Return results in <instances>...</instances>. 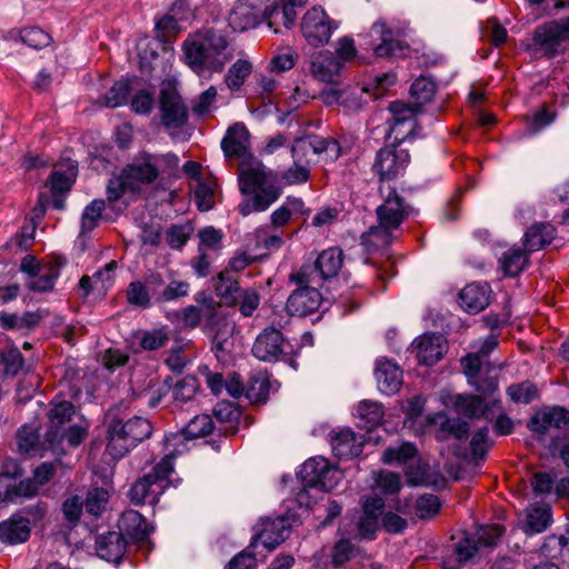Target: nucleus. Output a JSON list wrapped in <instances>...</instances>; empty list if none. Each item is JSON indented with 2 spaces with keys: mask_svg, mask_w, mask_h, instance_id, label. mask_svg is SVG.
<instances>
[{
  "mask_svg": "<svg viewBox=\"0 0 569 569\" xmlns=\"http://www.w3.org/2000/svg\"><path fill=\"white\" fill-rule=\"evenodd\" d=\"M410 162L407 150L389 146L380 149L372 164V171L381 181L392 180L403 173Z\"/></svg>",
  "mask_w": 569,
  "mask_h": 569,
  "instance_id": "nucleus-11",
  "label": "nucleus"
},
{
  "mask_svg": "<svg viewBox=\"0 0 569 569\" xmlns=\"http://www.w3.org/2000/svg\"><path fill=\"white\" fill-rule=\"evenodd\" d=\"M178 477L173 469V459L164 452V457L142 477L138 478L129 490V498L134 505H156L160 496L169 487H177Z\"/></svg>",
  "mask_w": 569,
  "mask_h": 569,
  "instance_id": "nucleus-5",
  "label": "nucleus"
},
{
  "mask_svg": "<svg viewBox=\"0 0 569 569\" xmlns=\"http://www.w3.org/2000/svg\"><path fill=\"white\" fill-rule=\"evenodd\" d=\"M376 212L378 223L361 236V246L369 253L387 249L398 238L400 226L409 214V208L396 191H391Z\"/></svg>",
  "mask_w": 569,
  "mask_h": 569,
  "instance_id": "nucleus-2",
  "label": "nucleus"
},
{
  "mask_svg": "<svg viewBox=\"0 0 569 569\" xmlns=\"http://www.w3.org/2000/svg\"><path fill=\"white\" fill-rule=\"evenodd\" d=\"M161 123L174 137L188 121L189 111L182 97L172 86L163 87L159 94Z\"/></svg>",
  "mask_w": 569,
  "mask_h": 569,
  "instance_id": "nucleus-10",
  "label": "nucleus"
},
{
  "mask_svg": "<svg viewBox=\"0 0 569 569\" xmlns=\"http://www.w3.org/2000/svg\"><path fill=\"white\" fill-rule=\"evenodd\" d=\"M163 279L166 286L161 291H157V302H171L189 295L190 283L188 281L173 277L172 272H169Z\"/></svg>",
  "mask_w": 569,
  "mask_h": 569,
  "instance_id": "nucleus-39",
  "label": "nucleus"
},
{
  "mask_svg": "<svg viewBox=\"0 0 569 569\" xmlns=\"http://www.w3.org/2000/svg\"><path fill=\"white\" fill-rule=\"evenodd\" d=\"M199 247L198 252H218L222 248L223 233L213 227H206L198 232Z\"/></svg>",
  "mask_w": 569,
  "mask_h": 569,
  "instance_id": "nucleus-48",
  "label": "nucleus"
},
{
  "mask_svg": "<svg viewBox=\"0 0 569 569\" xmlns=\"http://www.w3.org/2000/svg\"><path fill=\"white\" fill-rule=\"evenodd\" d=\"M198 381L192 376H187L178 381L172 389V398L177 403H187L194 399L198 391Z\"/></svg>",
  "mask_w": 569,
  "mask_h": 569,
  "instance_id": "nucleus-50",
  "label": "nucleus"
},
{
  "mask_svg": "<svg viewBox=\"0 0 569 569\" xmlns=\"http://www.w3.org/2000/svg\"><path fill=\"white\" fill-rule=\"evenodd\" d=\"M331 447L338 458L349 459L361 453L362 441L352 430L343 429L332 435Z\"/></svg>",
  "mask_w": 569,
  "mask_h": 569,
  "instance_id": "nucleus-29",
  "label": "nucleus"
},
{
  "mask_svg": "<svg viewBox=\"0 0 569 569\" xmlns=\"http://www.w3.org/2000/svg\"><path fill=\"white\" fill-rule=\"evenodd\" d=\"M555 237V228L550 223H537L525 233L523 244L527 252H535L549 244Z\"/></svg>",
  "mask_w": 569,
  "mask_h": 569,
  "instance_id": "nucleus-36",
  "label": "nucleus"
},
{
  "mask_svg": "<svg viewBox=\"0 0 569 569\" xmlns=\"http://www.w3.org/2000/svg\"><path fill=\"white\" fill-rule=\"evenodd\" d=\"M436 92L435 82L426 77H420L413 81L410 87L411 98L415 99V103L419 107L431 100Z\"/></svg>",
  "mask_w": 569,
  "mask_h": 569,
  "instance_id": "nucleus-52",
  "label": "nucleus"
},
{
  "mask_svg": "<svg viewBox=\"0 0 569 569\" xmlns=\"http://www.w3.org/2000/svg\"><path fill=\"white\" fill-rule=\"evenodd\" d=\"M527 251L521 249H509L500 258V268L505 276H518L528 262Z\"/></svg>",
  "mask_w": 569,
  "mask_h": 569,
  "instance_id": "nucleus-43",
  "label": "nucleus"
},
{
  "mask_svg": "<svg viewBox=\"0 0 569 569\" xmlns=\"http://www.w3.org/2000/svg\"><path fill=\"white\" fill-rule=\"evenodd\" d=\"M252 66L249 61L239 59L228 70L224 82L230 90H239L244 80L251 73Z\"/></svg>",
  "mask_w": 569,
  "mask_h": 569,
  "instance_id": "nucleus-46",
  "label": "nucleus"
},
{
  "mask_svg": "<svg viewBox=\"0 0 569 569\" xmlns=\"http://www.w3.org/2000/svg\"><path fill=\"white\" fill-rule=\"evenodd\" d=\"M104 210V201L101 199H96L91 201L84 209L81 214V232L87 233L92 231L97 226L101 218V214Z\"/></svg>",
  "mask_w": 569,
  "mask_h": 569,
  "instance_id": "nucleus-51",
  "label": "nucleus"
},
{
  "mask_svg": "<svg viewBox=\"0 0 569 569\" xmlns=\"http://www.w3.org/2000/svg\"><path fill=\"white\" fill-rule=\"evenodd\" d=\"M214 289L217 295L227 305H233V302L238 300V295L241 291L238 280L229 274L228 271L219 273Z\"/></svg>",
  "mask_w": 569,
  "mask_h": 569,
  "instance_id": "nucleus-44",
  "label": "nucleus"
},
{
  "mask_svg": "<svg viewBox=\"0 0 569 569\" xmlns=\"http://www.w3.org/2000/svg\"><path fill=\"white\" fill-rule=\"evenodd\" d=\"M287 520L284 518L267 519L261 522V529H257L251 545L261 543L269 551L277 548L286 538Z\"/></svg>",
  "mask_w": 569,
  "mask_h": 569,
  "instance_id": "nucleus-25",
  "label": "nucleus"
},
{
  "mask_svg": "<svg viewBox=\"0 0 569 569\" xmlns=\"http://www.w3.org/2000/svg\"><path fill=\"white\" fill-rule=\"evenodd\" d=\"M109 500V492L103 488H93L88 491L87 498L83 501L84 508L88 513L97 517L104 510Z\"/></svg>",
  "mask_w": 569,
  "mask_h": 569,
  "instance_id": "nucleus-56",
  "label": "nucleus"
},
{
  "mask_svg": "<svg viewBox=\"0 0 569 569\" xmlns=\"http://www.w3.org/2000/svg\"><path fill=\"white\" fill-rule=\"evenodd\" d=\"M213 430V421L209 415H198L179 432L167 435L163 439L164 452L174 459L187 452L189 442L193 439L206 437Z\"/></svg>",
  "mask_w": 569,
  "mask_h": 569,
  "instance_id": "nucleus-8",
  "label": "nucleus"
},
{
  "mask_svg": "<svg viewBox=\"0 0 569 569\" xmlns=\"http://www.w3.org/2000/svg\"><path fill=\"white\" fill-rule=\"evenodd\" d=\"M507 393L516 403H529L537 397L538 390L530 381H523L509 386Z\"/></svg>",
  "mask_w": 569,
  "mask_h": 569,
  "instance_id": "nucleus-57",
  "label": "nucleus"
},
{
  "mask_svg": "<svg viewBox=\"0 0 569 569\" xmlns=\"http://www.w3.org/2000/svg\"><path fill=\"white\" fill-rule=\"evenodd\" d=\"M385 501L380 497H369L363 500L362 516L358 522L359 535L362 539H372L379 526Z\"/></svg>",
  "mask_w": 569,
  "mask_h": 569,
  "instance_id": "nucleus-24",
  "label": "nucleus"
},
{
  "mask_svg": "<svg viewBox=\"0 0 569 569\" xmlns=\"http://www.w3.org/2000/svg\"><path fill=\"white\" fill-rule=\"evenodd\" d=\"M276 325L281 327L280 322L272 320L271 326L260 332L253 342L252 355L261 361H277L283 353L284 339Z\"/></svg>",
  "mask_w": 569,
  "mask_h": 569,
  "instance_id": "nucleus-13",
  "label": "nucleus"
},
{
  "mask_svg": "<svg viewBox=\"0 0 569 569\" xmlns=\"http://www.w3.org/2000/svg\"><path fill=\"white\" fill-rule=\"evenodd\" d=\"M321 279L335 278L343 264V252L338 247H331L319 253L315 261Z\"/></svg>",
  "mask_w": 569,
  "mask_h": 569,
  "instance_id": "nucleus-34",
  "label": "nucleus"
},
{
  "mask_svg": "<svg viewBox=\"0 0 569 569\" xmlns=\"http://www.w3.org/2000/svg\"><path fill=\"white\" fill-rule=\"evenodd\" d=\"M267 0H239L229 13V26L238 32L257 27L263 21Z\"/></svg>",
  "mask_w": 569,
  "mask_h": 569,
  "instance_id": "nucleus-12",
  "label": "nucleus"
},
{
  "mask_svg": "<svg viewBox=\"0 0 569 569\" xmlns=\"http://www.w3.org/2000/svg\"><path fill=\"white\" fill-rule=\"evenodd\" d=\"M116 268L117 262L110 261L104 266L103 269L98 270L92 277L83 276L79 281V288L82 291V296L87 297L93 289V286L98 287L99 282H101V289H104L108 284H110Z\"/></svg>",
  "mask_w": 569,
  "mask_h": 569,
  "instance_id": "nucleus-42",
  "label": "nucleus"
},
{
  "mask_svg": "<svg viewBox=\"0 0 569 569\" xmlns=\"http://www.w3.org/2000/svg\"><path fill=\"white\" fill-rule=\"evenodd\" d=\"M322 280L316 264H303L289 274V281L297 288H317Z\"/></svg>",
  "mask_w": 569,
  "mask_h": 569,
  "instance_id": "nucleus-45",
  "label": "nucleus"
},
{
  "mask_svg": "<svg viewBox=\"0 0 569 569\" xmlns=\"http://www.w3.org/2000/svg\"><path fill=\"white\" fill-rule=\"evenodd\" d=\"M193 227L190 223L172 224L166 232L167 243L171 249L179 250L190 239Z\"/></svg>",
  "mask_w": 569,
  "mask_h": 569,
  "instance_id": "nucleus-53",
  "label": "nucleus"
},
{
  "mask_svg": "<svg viewBox=\"0 0 569 569\" xmlns=\"http://www.w3.org/2000/svg\"><path fill=\"white\" fill-rule=\"evenodd\" d=\"M183 50L187 64L204 79H209L214 72H221L231 60L227 39L210 29L188 38L183 42Z\"/></svg>",
  "mask_w": 569,
  "mask_h": 569,
  "instance_id": "nucleus-1",
  "label": "nucleus"
},
{
  "mask_svg": "<svg viewBox=\"0 0 569 569\" xmlns=\"http://www.w3.org/2000/svg\"><path fill=\"white\" fill-rule=\"evenodd\" d=\"M157 164L158 159L148 154L137 159L122 170L124 178L131 182V192L139 191L141 184L151 183L157 179L159 174Z\"/></svg>",
  "mask_w": 569,
  "mask_h": 569,
  "instance_id": "nucleus-16",
  "label": "nucleus"
},
{
  "mask_svg": "<svg viewBox=\"0 0 569 569\" xmlns=\"http://www.w3.org/2000/svg\"><path fill=\"white\" fill-rule=\"evenodd\" d=\"M268 391V380L262 376L252 377L246 386V397L251 401H263Z\"/></svg>",
  "mask_w": 569,
  "mask_h": 569,
  "instance_id": "nucleus-61",
  "label": "nucleus"
},
{
  "mask_svg": "<svg viewBox=\"0 0 569 569\" xmlns=\"http://www.w3.org/2000/svg\"><path fill=\"white\" fill-rule=\"evenodd\" d=\"M74 416L76 408L72 402L58 399L51 401L46 440L53 455L63 452L61 447L63 440H67L70 446L77 447L84 439L86 428L72 422Z\"/></svg>",
  "mask_w": 569,
  "mask_h": 569,
  "instance_id": "nucleus-3",
  "label": "nucleus"
},
{
  "mask_svg": "<svg viewBox=\"0 0 569 569\" xmlns=\"http://www.w3.org/2000/svg\"><path fill=\"white\" fill-rule=\"evenodd\" d=\"M417 452L412 443L405 442L398 447L387 448L382 455V461L387 465L405 463L411 459Z\"/></svg>",
  "mask_w": 569,
  "mask_h": 569,
  "instance_id": "nucleus-55",
  "label": "nucleus"
},
{
  "mask_svg": "<svg viewBox=\"0 0 569 569\" xmlns=\"http://www.w3.org/2000/svg\"><path fill=\"white\" fill-rule=\"evenodd\" d=\"M370 37L380 41L375 48L377 57L397 58L405 54L406 47L393 37V32L385 22H377L371 27Z\"/></svg>",
  "mask_w": 569,
  "mask_h": 569,
  "instance_id": "nucleus-19",
  "label": "nucleus"
},
{
  "mask_svg": "<svg viewBox=\"0 0 569 569\" xmlns=\"http://www.w3.org/2000/svg\"><path fill=\"white\" fill-rule=\"evenodd\" d=\"M551 523V508L548 505H531L526 511L525 531L539 533Z\"/></svg>",
  "mask_w": 569,
  "mask_h": 569,
  "instance_id": "nucleus-37",
  "label": "nucleus"
},
{
  "mask_svg": "<svg viewBox=\"0 0 569 569\" xmlns=\"http://www.w3.org/2000/svg\"><path fill=\"white\" fill-rule=\"evenodd\" d=\"M0 360L3 363L6 375L16 376L23 366V357L16 347H7L0 351Z\"/></svg>",
  "mask_w": 569,
  "mask_h": 569,
  "instance_id": "nucleus-58",
  "label": "nucleus"
},
{
  "mask_svg": "<svg viewBox=\"0 0 569 569\" xmlns=\"http://www.w3.org/2000/svg\"><path fill=\"white\" fill-rule=\"evenodd\" d=\"M305 213V203L302 199L288 197L286 201L277 208L270 216L271 224L274 228H281L297 216Z\"/></svg>",
  "mask_w": 569,
  "mask_h": 569,
  "instance_id": "nucleus-38",
  "label": "nucleus"
},
{
  "mask_svg": "<svg viewBox=\"0 0 569 569\" xmlns=\"http://www.w3.org/2000/svg\"><path fill=\"white\" fill-rule=\"evenodd\" d=\"M322 295L317 288H296L287 299L286 310L291 316L306 317L317 311Z\"/></svg>",
  "mask_w": 569,
  "mask_h": 569,
  "instance_id": "nucleus-15",
  "label": "nucleus"
},
{
  "mask_svg": "<svg viewBox=\"0 0 569 569\" xmlns=\"http://www.w3.org/2000/svg\"><path fill=\"white\" fill-rule=\"evenodd\" d=\"M359 417L371 425L379 423L383 418L382 406L376 401H361L357 408Z\"/></svg>",
  "mask_w": 569,
  "mask_h": 569,
  "instance_id": "nucleus-62",
  "label": "nucleus"
},
{
  "mask_svg": "<svg viewBox=\"0 0 569 569\" xmlns=\"http://www.w3.org/2000/svg\"><path fill=\"white\" fill-rule=\"evenodd\" d=\"M342 69V63L329 50L315 52L310 57L309 72L320 82L335 83Z\"/></svg>",
  "mask_w": 569,
  "mask_h": 569,
  "instance_id": "nucleus-17",
  "label": "nucleus"
},
{
  "mask_svg": "<svg viewBox=\"0 0 569 569\" xmlns=\"http://www.w3.org/2000/svg\"><path fill=\"white\" fill-rule=\"evenodd\" d=\"M321 99L327 106L341 104L348 111H358L361 109V102L359 100L349 103V90L329 88L321 92Z\"/></svg>",
  "mask_w": 569,
  "mask_h": 569,
  "instance_id": "nucleus-49",
  "label": "nucleus"
},
{
  "mask_svg": "<svg viewBox=\"0 0 569 569\" xmlns=\"http://www.w3.org/2000/svg\"><path fill=\"white\" fill-rule=\"evenodd\" d=\"M239 189L243 199L238 206L241 216L266 211L280 197V190L267 184L266 173L258 167H250L239 174Z\"/></svg>",
  "mask_w": 569,
  "mask_h": 569,
  "instance_id": "nucleus-4",
  "label": "nucleus"
},
{
  "mask_svg": "<svg viewBox=\"0 0 569 569\" xmlns=\"http://www.w3.org/2000/svg\"><path fill=\"white\" fill-rule=\"evenodd\" d=\"M297 11L288 9V7L280 6L279 0H267L266 10L263 12V20L268 22L269 28L274 27V32H279L278 26H283L289 29L295 24Z\"/></svg>",
  "mask_w": 569,
  "mask_h": 569,
  "instance_id": "nucleus-35",
  "label": "nucleus"
},
{
  "mask_svg": "<svg viewBox=\"0 0 569 569\" xmlns=\"http://www.w3.org/2000/svg\"><path fill=\"white\" fill-rule=\"evenodd\" d=\"M17 446L20 452L30 456L42 457L46 451H52V449L48 447L46 436L43 440L40 441L37 430L29 426H23L17 432Z\"/></svg>",
  "mask_w": 569,
  "mask_h": 569,
  "instance_id": "nucleus-33",
  "label": "nucleus"
},
{
  "mask_svg": "<svg viewBox=\"0 0 569 569\" xmlns=\"http://www.w3.org/2000/svg\"><path fill=\"white\" fill-rule=\"evenodd\" d=\"M30 521L21 517H11L0 522V541L17 545L27 541L30 537Z\"/></svg>",
  "mask_w": 569,
  "mask_h": 569,
  "instance_id": "nucleus-30",
  "label": "nucleus"
},
{
  "mask_svg": "<svg viewBox=\"0 0 569 569\" xmlns=\"http://www.w3.org/2000/svg\"><path fill=\"white\" fill-rule=\"evenodd\" d=\"M234 322L226 317L214 315L210 325L212 349L217 352L228 351L231 347Z\"/></svg>",
  "mask_w": 569,
  "mask_h": 569,
  "instance_id": "nucleus-32",
  "label": "nucleus"
},
{
  "mask_svg": "<svg viewBox=\"0 0 569 569\" xmlns=\"http://www.w3.org/2000/svg\"><path fill=\"white\" fill-rule=\"evenodd\" d=\"M22 42L33 49H42L50 44L51 37L37 27L24 28L20 31Z\"/></svg>",
  "mask_w": 569,
  "mask_h": 569,
  "instance_id": "nucleus-59",
  "label": "nucleus"
},
{
  "mask_svg": "<svg viewBox=\"0 0 569 569\" xmlns=\"http://www.w3.org/2000/svg\"><path fill=\"white\" fill-rule=\"evenodd\" d=\"M152 426L142 417H133L127 421L113 420L109 426L107 452L114 459L123 457L139 442L150 437Z\"/></svg>",
  "mask_w": 569,
  "mask_h": 569,
  "instance_id": "nucleus-6",
  "label": "nucleus"
},
{
  "mask_svg": "<svg viewBox=\"0 0 569 569\" xmlns=\"http://www.w3.org/2000/svg\"><path fill=\"white\" fill-rule=\"evenodd\" d=\"M569 423V412L560 407L538 411L527 427L536 433L545 435L551 428L561 429Z\"/></svg>",
  "mask_w": 569,
  "mask_h": 569,
  "instance_id": "nucleus-23",
  "label": "nucleus"
},
{
  "mask_svg": "<svg viewBox=\"0 0 569 569\" xmlns=\"http://www.w3.org/2000/svg\"><path fill=\"white\" fill-rule=\"evenodd\" d=\"M250 133L244 124L231 126L221 141V148L226 157L246 159L249 156Z\"/></svg>",
  "mask_w": 569,
  "mask_h": 569,
  "instance_id": "nucleus-21",
  "label": "nucleus"
},
{
  "mask_svg": "<svg viewBox=\"0 0 569 569\" xmlns=\"http://www.w3.org/2000/svg\"><path fill=\"white\" fill-rule=\"evenodd\" d=\"M389 111L391 113L389 134H393L396 141L402 142L415 127V116L419 111V107L416 103L411 106L402 101H395L390 103Z\"/></svg>",
  "mask_w": 569,
  "mask_h": 569,
  "instance_id": "nucleus-14",
  "label": "nucleus"
},
{
  "mask_svg": "<svg viewBox=\"0 0 569 569\" xmlns=\"http://www.w3.org/2000/svg\"><path fill=\"white\" fill-rule=\"evenodd\" d=\"M329 460L323 457L308 459L300 468L299 476L303 483V489L297 495L299 503H308V489L317 488V483L323 469H327Z\"/></svg>",
  "mask_w": 569,
  "mask_h": 569,
  "instance_id": "nucleus-27",
  "label": "nucleus"
},
{
  "mask_svg": "<svg viewBox=\"0 0 569 569\" xmlns=\"http://www.w3.org/2000/svg\"><path fill=\"white\" fill-rule=\"evenodd\" d=\"M533 43L548 58L563 54L569 50V18L553 20L535 29Z\"/></svg>",
  "mask_w": 569,
  "mask_h": 569,
  "instance_id": "nucleus-7",
  "label": "nucleus"
},
{
  "mask_svg": "<svg viewBox=\"0 0 569 569\" xmlns=\"http://www.w3.org/2000/svg\"><path fill=\"white\" fill-rule=\"evenodd\" d=\"M419 362L431 366L437 363L446 352V340L441 335L425 333L415 341Z\"/></svg>",
  "mask_w": 569,
  "mask_h": 569,
  "instance_id": "nucleus-22",
  "label": "nucleus"
},
{
  "mask_svg": "<svg viewBox=\"0 0 569 569\" xmlns=\"http://www.w3.org/2000/svg\"><path fill=\"white\" fill-rule=\"evenodd\" d=\"M440 508V502L435 495H422L416 501V513L421 519L433 517Z\"/></svg>",
  "mask_w": 569,
  "mask_h": 569,
  "instance_id": "nucleus-64",
  "label": "nucleus"
},
{
  "mask_svg": "<svg viewBox=\"0 0 569 569\" xmlns=\"http://www.w3.org/2000/svg\"><path fill=\"white\" fill-rule=\"evenodd\" d=\"M130 89L128 80L117 81L106 93L103 104L108 108H117L124 104L128 101Z\"/></svg>",
  "mask_w": 569,
  "mask_h": 569,
  "instance_id": "nucleus-54",
  "label": "nucleus"
},
{
  "mask_svg": "<svg viewBox=\"0 0 569 569\" xmlns=\"http://www.w3.org/2000/svg\"><path fill=\"white\" fill-rule=\"evenodd\" d=\"M452 405L458 413L465 415L469 418L482 417L488 410L482 398L473 395H456L453 397Z\"/></svg>",
  "mask_w": 569,
  "mask_h": 569,
  "instance_id": "nucleus-41",
  "label": "nucleus"
},
{
  "mask_svg": "<svg viewBox=\"0 0 569 569\" xmlns=\"http://www.w3.org/2000/svg\"><path fill=\"white\" fill-rule=\"evenodd\" d=\"M164 286V279L161 273H151L147 277L146 282L132 281L127 289V299L131 306L139 308H148L151 306L150 291L157 296V291Z\"/></svg>",
  "mask_w": 569,
  "mask_h": 569,
  "instance_id": "nucleus-18",
  "label": "nucleus"
},
{
  "mask_svg": "<svg viewBox=\"0 0 569 569\" xmlns=\"http://www.w3.org/2000/svg\"><path fill=\"white\" fill-rule=\"evenodd\" d=\"M491 288L487 282L467 284L459 293V302L469 313H479L490 303Z\"/></svg>",
  "mask_w": 569,
  "mask_h": 569,
  "instance_id": "nucleus-20",
  "label": "nucleus"
},
{
  "mask_svg": "<svg viewBox=\"0 0 569 569\" xmlns=\"http://www.w3.org/2000/svg\"><path fill=\"white\" fill-rule=\"evenodd\" d=\"M127 542L122 533L117 531H109L100 535L96 540L97 555L112 562H118L126 551Z\"/></svg>",
  "mask_w": 569,
  "mask_h": 569,
  "instance_id": "nucleus-28",
  "label": "nucleus"
},
{
  "mask_svg": "<svg viewBox=\"0 0 569 569\" xmlns=\"http://www.w3.org/2000/svg\"><path fill=\"white\" fill-rule=\"evenodd\" d=\"M119 532L133 540H143L150 533L146 519L136 510L124 511L118 521Z\"/></svg>",
  "mask_w": 569,
  "mask_h": 569,
  "instance_id": "nucleus-31",
  "label": "nucleus"
},
{
  "mask_svg": "<svg viewBox=\"0 0 569 569\" xmlns=\"http://www.w3.org/2000/svg\"><path fill=\"white\" fill-rule=\"evenodd\" d=\"M337 29L338 23L320 7L309 9L301 19V33L307 43L315 48L327 44Z\"/></svg>",
  "mask_w": 569,
  "mask_h": 569,
  "instance_id": "nucleus-9",
  "label": "nucleus"
},
{
  "mask_svg": "<svg viewBox=\"0 0 569 569\" xmlns=\"http://www.w3.org/2000/svg\"><path fill=\"white\" fill-rule=\"evenodd\" d=\"M378 388L386 395L396 393L402 383V371L388 359H378L375 371Z\"/></svg>",
  "mask_w": 569,
  "mask_h": 569,
  "instance_id": "nucleus-26",
  "label": "nucleus"
},
{
  "mask_svg": "<svg viewBox=\"0 0 569 569\" xmlns=\"http://www.w3.org/2000/svg\"><path fill=\"white\" fill-rule=\"evenodd\" d=\"M298 54L292 48L280 50L270 61V70L284 72L290 70L297 62Z\"/></svg>",
  "mask_w": 569,
  "mask_h": 569,
  "instance_id": "nucleus-60",
  "label": "nucleus"
},
{
  "mask_svg": "<svg viewBox=\"0 0 569 569\" xmlns=\"http://www.w3.org/2000/svg\"><path fill=\"white\" fill-rule=\"evenodd\" d=\"M77 177V167L73 163H69L66 171L56 169L49 180L50 189L52 193H64L71 189L72 183Z\"/></svg>",
  "mask_w": 569,
  "mask_h": 569,
  "instance_id": "nucleus-47",
  "label": "nucleus"
},
{
  "mask_svg": "<svg viewBox=\"0 0 569 569\" xmlns=\"http://www.w3.org/2000/svg\"><path fill=\"white\" fill-rule=\"evenodd\" d=\"M502 535V529L499 525H488L481 526L478 528L476 532V542L480 547H492L497 545L500 536Z\"/></svg>",
  "mask_w": 569,
  "mask_h": 569,
  "instance_id": "nucleus-63",
  "label": "nucleus"
},
{
  "mask_svg": "<svg viewBox=\"0 0 569 569\" xmlns=\"http://www.w3.org/2000/svg\"><path fill=\"white\" fill-rule=\"evenodd\" d=\"M316 140V136L295 140L291 147V153L296 164H302L309 168L311 167L315 161V157L319 156Z\"/></svg>",
  "mask_w": 569,
  "mask_h": 569,
  "instance_id": "nucleus-40",
  "label": "nucleus"
}]
</instances>
